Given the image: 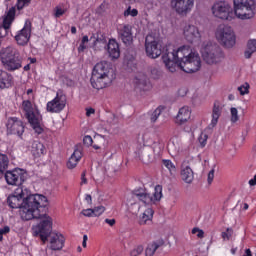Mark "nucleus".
<instances>
[{
  "instance_id": "obj_23",
  "label": "nucleus",
  "mask_w": 256,
  "mask_h": 256,
  "mask_svg": "<svg viewBox=\"0 0 256 256\" xmlns=\"http://www.w3.org/2000/svg\"><path fill=\"white\" fill-rule=\"evenodd\" d=\"M82 157H83V152L81 151V149L76 148L67 162L68 169H75V167H77V165L81 161Z\"/></svg>"
},
{
  "instance_id": "obj_17",
  "label": "nucleus",
  "mask_w": 256,
  "mask_h": 256,
  "mask_svg": "<svg viewBox=\"0 0 256 256\" xmlns=\"http://www.w3.org/2000/svg\"><path fill=\"white\" fill-rule=\"evenodd\" d=\"M31 39V22H26L24 27L16 34L15 41L20 47H25Z\"/></svg>"
},
{
  "instance_id": "obj_22",
  "label": "nucleus",
  "mask_w": 256,
  "mask_h": 256,
  "mask_svg": "<svg viewBox=\"0 0 256 256\" xmlns=\"http://www.w3.org/2000/svg\"><path fill=\"white\" fill-rule=\"evenodd\" d=\"M13 75L7 71L0 70V89H9L13 87Z\"/></svg>"
},
{
  "instance_id": "obj_16",
  "label": "nucleus",
  "mask_w": 256,
  "mask_h": 256,
  "mask_svg": "<svg viewBox=\"0 0 256 256\" xmlns=\"http://www.w3.org/2000/svg\"><path fill=\"white\" fill-rule=\"evenodd\" d=\"M183 37L188 43H197L201 39V31L197 26L188 24L183 28Z\"/></svg>"
},
{
  "instance_id": "obj_36",
  "label": "nucleus",
  "mask_w": 256,
  "mask_h": 256,
  "mask_svg": "<svg viewBox=\"0 0 256 256\" xmlns=\"http://www.w3.org/2000/svg\"><path fill=\"white\" fill-rule=\"evenodd\" d=\"M237 89L240 95H249V89H251V85H249V83L246 82L240 85Z\"/></svg>"
},
{
  "instance_id": "obj_39",
  "label": "nucleus",
  "mask_w": 256,
  "mask_h": 256,
  "mask_svg": "<svg viewBox=\"0 0 256 256\" xmlns=\"http://www.w3.org/2000/svg\"><path fill=\"white\" fill-rule=\"evenodd\" d=\"M54 11H55L54 16L57 19H59V17H63V15H65V13H67V8H63L61 6H56Z\"/></svg>"
},
{
  "instance_id": "obj_7",
  "label": "nucleus",
  "mask_w": 256,
  "mask_h": 256,
  "mask_svg": "<svg viewBox=\"0 0 256 256\" xmlns=\"http://www.w3.org/2000/svg\"><path fill=\"white\" fill-rule=\"evenodd\" d=\"M0 61L6 71H19L23 67V56L15 46H8L0 51Z\"/></svg>"
},
{
  "instance_id": "obj_4",
  "label": "nucleus",
  "mask_w": 256,
  "mask_h": 256,
  "mask_svg": "<svg viewBox=\"0 0 256 256\" xmlns=\"http://www.w3.org/2000/svg\"><path fill=\"white\" fill-rule=\"evenodd\" d=\"M40 223L35 227L42 243L49 241L52 251H61L65 245V237L62 234L51 232L53 220L47 214H43L39 219Z\"/></svg>"
},
{
  "instance_id": "obj_62",
  "label": "nucleus",
  "mask_w": 256,
  "mask_h": 256,
  "mask_svg": "<svg viewBox=\"0 0 256 256\" xmlns=\"http://www.w3.org/2000/svg\"><path fill=\"white\" fill-rule=\"evenodd\" d=\"M30 63H37V58H29Z\"/></svg>"
},
{
  "instance_id": "obj_47",
  "label": "nucleus",
  "mask_w": 256,
  "mask_h": 256,
  "mask_svg": "<svg viewBox=\"0 0 256 256\" xmlns=\"http://www.w3.org/2000/svg\"><path fill=\"white\" fill-rule=\"evenodd\" d=\"M81 215H83L84 217H94L93 208L83 209L81 211Z\"/></svg>"
},
{
  "instance_id": "obj_11",
  "label": "nucleus",
  "mask_w": 256,
  "mask_h": 256,
  "mask_svg": "<svg viewBox=\"0 0 256 256\" xmlns=\"http://www.w3.org/2000/svg\"><path fill=\"white\" fill-rule=\"evenodd\" d=\"M6 135H17L22 137L25 133V124L23 120L17 117H9L5 123Z\"/></svg>"
},
{
  "instance_id": "obj_31",
  "label": "nucleus",
  "mask_w": 256,
  "mask_h": 256,
  "mask_svg": "<svg viewBox=\"0 0 256 256\" xmlns=\"http://www.w3.org/2000/svg\"><path fill=\"white\" fill-rule=\"evenodd\" d=\"M178 149H176V153L178 155H189L191 149H193L192 143H177Z\"/></svg>"
},
{
  "instance_id": "obj_6",
  "label": "nucleus",
  "mask_w": 256,
  "mask_h": 256,
  "mask_svg": "<svg viewBox=\"0 0 256 256\" xmlns=\"http://www.w3.org/2000/svg\"><path fill=\"white\" fill-rule=\"evenodd\" d=\"M21 110L34 133H36V135H41L43 131H45V126L43 125V116L41 115L37 104L31 100H23Z\"/></svg>"
},
{
  "instance_id": "obj_1",
  "label": "nucleus",
  "mask_w": 256,
  "mask_h": 256,
  "mask_svg": "<svg viewBox=\"0 0 256 256\" xmlns=\"http://www.w3.org/2000/svg\"><path fill=\"white\" fill-rule=\"evenodd\" d=\"M9 207L20 209V216L23 221L39 219L47 205V197L40 194H31L29 189L18 186L7 199Z\"/></svg>"
},
{
  "instance_id": "obj_55",
  "label": "nucleus",
  "mask_w": 256,
  "mask_h": 256,
  "mask_svg": "<svg viewBox=\"0 0 256 256\" xmlns=\"http://www.w3.org/2000/svg\"><path fill=\"white\" fill-rule=\"evenodd\" d=\"M89 237H87V235L85 234L83 236V242H82V247H84V249L87 247V241H88Z\"/></svg>"
},
{
  "instance_id": "obj_12",
  "label": "nucleus",
  "mask_w": 256,
  "mask_h": 256,
  "mask_svg": "<svg viewBox=\"0 0 256 256\" xmlns=\"http://www.w3.org/2000/svg\"><path fill=\"white\" fill-rule=\"evenodd\" d=\"M146 54L150 59H157L161 56V46L159 41L153 37V35H147L145 40Z\"/></svg>"
},
{
  "instance_id": "obj_56",
  "label": "nucleus",
  "mask_w": 256,
  "mask_h": 256,
  "mask_svg": "<svg viewBox=\"0 0 256 256\" xmlns=\"http://www.w3.org/2000/svg\"><path fill=\"white\" fill-rule=\"evenodd\" d=\"M81 185H87V178H85V173L81 175Z\"/></svg>"
},
{
  "instance_id": "obj_61",
  "label": "nucleus",
  "mask_w": 256,
  "mask_h": 256,
  "mask_svg": "<svg viewBox=\"0 0 256 256\" xmlns=\"http://www.w3.org/2000/svg\"><path fill=\"white\" fill-rule=\"evenodd\" d=\"M31 70V65L27 64L26 66H24V71H30Z\"/></svg>"
},
{
  "instance_id": "obj_60",
  "label": "nucleus",
  "mask_w": 256,
  "mask_h": 256,
  "mask_svg": "<svg viewBox=\"0 0 256 256\" xmlns=\"http://www.w3.org/2000/svg\"><path fill=\"white\" fill-rule=\"evenodd\" d=\"M71 33H72L73 35H75V33H77V28H76L75 26H72V27H71Z\"/></svg>"
},
{
  "instance_id": "obj_13",
  "label": "nucleus",
  "mask_w": 256,
  "mask_h": 256,
  "mask_svg": "<svg viewBox=\"0 0 256 256\" xmlns=\"http://www.w3.org/2000/svg\"><path fill=\"white\" fill-rule=\"evenodd\" d=\"M67 107V98L63 94L57 93L55 98L46 104L48 113H61Z\"/></svg>"
},
{
  "instance_id": "obj_37",
  "label": "nucleus",
  "mask_w": 256,
  "mask_h": 256,
  "mask_svg": "<svg viewBox=\"0 0 256 256\" xmlns=\"http://www.w3.org/2000/svg\"><path fill=\"white\" fill-rule=\"evenodd\" d=\"M92 213L94 217H101L105 213V206L100 205L92 208Z\"/></svg>"
},
{
  "instance_id": "obj_19",
  "label": "nucleus",
  "mask_w": 256,
  "mask_h": 256,
  "mask_svg": "<svg viewBox=\"0 0 256 256\" xmlns=\"http://www.w3.org/2000/svg\"><path fill=\"white\" fill-rule=\"evenodd\" d=\"M190 120L191 108L189 106L180 108L175 120L176 125H185V123H189Z\"/></svg>"
},
{
  "instance_id": "obj_40",
  "label": "nucleus",
  "mask_w": 256,
  "mask_h": 256,
  "mask_svg": "<svg viewBox=\"0 0 256 256\" xmlns=\"http://www.w3.org/2000/svg\"><path fill=\"white\" fill-rule=\"evenodd\" d=\"M143 251H144L143 245H138L130 251V256H139L141 255V253H143Z\"/></svg>"
},
{
  "instance_id": "obj_26",
  "label": "nucleus",
  "mask_w": 256,
  "mask_h": 256,
  "mask_svg": "<svg viewBox=\"0 0 256 256\" xmlns=\"http://www.w3.org/2000/svg\"><path fill=\"white\" fill-rule=\"evenodd\" d=\"M181 179L184 180L185 183H193L194 174L193 169L189 166H182L181 168Z\"/></svg>"
},
{
  "instance_id": "obj_49",
  "label": "nucleus",
  "mask_w": 256,
  "mask_h": 256,
  "mask_svg": "<svg viewBox=\"0 0 256 256\" xmlns=\"http://www.w3.org/2000/svg\"><path fill=\"white\" fill-rule=\"evenodd\" d=\"M151 77L153 79H159V77H161V71H159V69H157V68H153L151 70Z\"/></svg>"
},
{
  "instance_id": "obj_29",
  "label": "nucleus",
  "mask_w": 256,
  "mask_h": 256,
  "mask_svg": "<svg viewBox=\"0 0 256 256\" xmlns=\"http://www.w3.org/2000/svg\"><path fill=\"white\" fill-rule=\"evenodd\" d=\"M254 53H256V39H250L247 41L246 49L244 51L245 59H251Z\"/></svg>"
},
{
  "instance_id": "obj_50",
  "label": "nucleus",
  "mask_w": 256,
  "mask_h": 256,
  "mask_svg": "<svg viewBox=\"0 0 256 256\" xmlns=\"http://www.w3.org/2000/svg\"><path fill=\"white\" fill-rule=\"evenodd\" d=\"M213 179H215V170H211L208 173V183H209V185H211V183H213Z\"/></svg>"
},
{
  "instance_id": "obj_43",
  "label": "nucleus",
  "mask_w": 256,
  "mask_h": 256,
  "mask_svg": "<svg viewBox=\"0 0 256 256\" xmlns=\"http://www.w3.org/2000/svg\"><path fill=\"white\" fill-rule=\"evenodd\" d=\"M209 139V136L206 134V133H201L199 138H198V141L201 145V147H205V145H207V140Z\"/></svg>"
},
{
  "instance_id": "obj_30",
  "label": "nucleus",
  "mask_w": 256,
  "mask_h": 256,
  "mask_svg": "<svg viewBox=\"0 0 256 256\" xmlns=\"http://www.w3.org/2000/svg\"><path fill=\"white\" fill-rule=\"evenodd\" d=\"M13 21H15V7L9 9L7 15L4 17L2 27L11 29Z\"/></svg>"
},
{
  "instance_id": "obj_63",
  "label": "nucleus",
  "mask_w": 256,
  "mask_h": 256,
  "mask_svg": "<svg viewBox=\"0 0 256 256\" xmlns=\"http://www.w3.org/2000/svg\"><path fill=\"white\" fill-rule=\"evenodd\" d=\"M243 209H244V211H247V209H249V204L244 203Z\"/></svg>"
},
{
  "instance_id": "obj_51",
  "label": "nucleus",
  "mask_w": 256,
  "mask_h": 256,
  "mask_svg": "<svg viewBox=\"0 0 256 256\" xmlns=\"http://www.w3.org/2000/svg\"><path fill=\"white\" fill-rule=\"evenodd\" d=\"M83 141L85 145H93V138L91 136H85Z\"/></svg>"
},
{
  "instance_id": "obj_27",
  "label": "nucleus",
  "mask_w": 256,
  "mask_h": 256,
  "mask_svg": "<svg viewBox=\"0 0 256 256\" xmlns=\"http://www.w3.org/2000/svg\"><path fill=\"white\" fill-rule=\"evenodd\" d=\"M223 111V108H221V105L219 103H214L213 109H212V120H211V127H216L217 123H219V117H221V113Z\"/></svg>"
},
{
  "instance_id": "obj_48",
  "label": "nucleus",
  "mask_w": 256,
  "mask_h": 256,
  "mask_svg": "<svg viewBox=\"0 0 256 256\" xmlns=\"http://www.w3.org/2000/svg\"><path fill=\"white\" fill-rule=\"evenodd\" d=\"M11 231V228L9 226H5L3 228H0V241H3V236L7 235Z\"/></svg>"
},
{
  "instance_id": "obj_8",
  "label": "nucleus",
  "mask_w": 256,
  "mask_h": 256,
  "mask_svg": "<svg viewBox=\"0 0 256 256\" xmlns=\"http://www.w3.org/2000/svg\"><path fill=\"white\" fill-rule=\"evenodd\" d=\"M200 53L204 63L210 67H216V69H219V66L223 65V61H225V52L215 44L204 43Z\"/></svg>"
},
{
  "instance_id": "obj_18",
  "label": "nucleus",
  "mask_w": 256,
  "mask_h": 256,
  "mask_svg": "<svg viewBox=\"0 0 256 256\" xmlns=\"http://www.w3.org/2000/svg\"><path fill=\"white\" fill-rule=\"evenodd\" d=\"M118 37L124 45H131L133 43V32L131 26L122 24L118 27Z\"/></svg>"
},
{
  "instance_id": "obj_52",
  "label": "nucleus",
  "mask_w": 256,
  "mask_h": 256,
  "mask_svg": "<svg viewBox=\"0 0 256 256\" xmlns=\"http://www.w3.org/2000/svg\"><path fill=\"white\" fill-rule=\"evenodd\" d=\"M91 115H95V109L86 108V117H91Z\"/></svg>"
},
{
  "instance_id": "obj_41",
  "label": "nucleus",
  "mask_w": 256,
  "mask_h": 256,
  "mask_svg": "<svg viewBox=\"0 0 256 256\" xmlns=\"http://www.w3.org/2000/svg\"><path fill=\"white\" fill-rule=\"evenodd\" d=\"M24 95L27 96L24 101H33V102H35V90H33V88L28 89Z\"/></svg>"
},
{
  "instance_id": "obj_32",
  "label": "nucleus",
  "mask_w": 256,
  "mask_h": 256,
  "mask_svg": "<svg viewBox=\"0 0 256 256\" xmlns=\"http://www.w3.org/2000/svg\"><path fill=\"white\" fill-rule=\"evenodd\" d=\"M9 167V157L5 154L0 153V175H5V171H7Z\"/></svg>"
},
{
  "instance_id": "obj_33",
  "label": "nucleus",
  "mask_w": 256,
  "mask_h": 256,
  "mask_svg": "<svg viewBox=\"0 0 256 256\" xmlns=\"http://www.w3.org/2000/svg\"><path fill=\"white\" fill-rule=\"evenodd\" d=\"M162 165L168 169L170 175H175L177 173V166L173 163V161L169 159H163L162 160Z\"/></svg>"
},
{
  "instance_id": "obj_3",
  "label": "nucleus",
  "mask_w": 256,
  "mask_h": 256,
  "mask_svg": "<svg viewBox=\"0 0 256 256\" xmlns=\"http://www.w3.org/2000/svg\"><path fill=\"white\" fill-rule=\"evenodd\" d=\"M162 60L170 73H175L178 69L184 73H197L201 69V57L197 52H193L190 46H182L176 50L169 47Z\"/></svg>"
},
{
  "instance_id": "obj_2",
  "label": "nucleus",
  "mask_w": 256,
  "mask_h": 256,
  "mask_svg": "<svg viewBox=\"0 0 256 256\" xmlns=\"http://www.w3.org/2000/svg\"><path fill=\"white\" fill-rule=\"evenodd\" d=\"M210 11L215 19L221 21H233L235 17L240 21H249L255 18L256 1L255 0H233V8L231 4L225 0L215 1Z\"/></svg>"
},
{
  "instance_id": "obj_53",
  "label": "nucleus",
  "mask_w": 256,
  "mask_h": 256,
  "mask_svg": "<svg viewBox=\"0 0 256 256\" xmlns=\"http://www.w3.org/2000/svg\"><path fill=\"white\" fill-rule=\"evenodd\" d=\"M105 223H107V225H109L110 227H113L116 223L115 219H109V218H106L105 220Z\"/></svg>"
},
{
  "instance_id": "obj_54",
  "label": "nucleus",
  "mask_w": 256,
  "mask_h": 256,
  "mask_svg": "<svg viewBox=\"0 0 256 256\" xmlns=\"http://www.w3.org/2000/svg\"><path fill=\"white\" fill-rule=\"evenodd\" d=\"M248 183H249L250 187H255V185H256V175H254L253 179H250Z\"/></svg>"
},
{
  "instance_id": "obj_20",
  "label": "nucleus",
  "mask_w": 256,
  "mask_h": 256,
  "mask_svg": "<svg viewBox=\"0 0 256 256\" xmlns=\"http://www.w3.org/2000/svg\"><path fill=\"white\" fill-rule=\"evenodd\" d=\"M134 83L141 91H149L151 89V83L145 74H138L134 79Z\"/></svg>"
},
{
  "instance_id": "obj_25",
  "label": "nucleus",
  "mask_w": 256,
  "mask_h": 256,
  "mask_svg": "<svg viewBox=\"0 0 256 256\" xmlns=\"http://www.w3.org/2000/svg\"><path fill=\"white\" fill-rule=\"evenodd\" d=\"M164 244H165V242L163 241V239H158V240H155V241L149 243L145 249V255L146 256H154L155 251H157L159 249V247H163Z\"/></svg>"
},
{
  "instance_id": "obj_38",
  "label": "nucleus",
  "mask_w": 256,
  "mask_h": 256,
  "mask_svg": "<svg viewBox=\"0 0 256 256\" xmlns=\"http://www.w3.org/2000/svg\"><path fill=\"white\" fill-rule=\"evenodd\" d=\"M221 237L223 241H230L231 237H233V230L231 228H227L226 231L221 233Z\"/></svg>"
},
{
  "instance_id": "obj_34",
  "label": "nucleus",
  "mask_w": 256,
  "mask_h": 256,
  "mask_svg": "<svg viewBox=\"0 0 256 256\" xmlns=\"http://www.w3.org/2000/svg\"><path fill=\"white\" fill-rule=\"evenodd\" d=\"M161 113H163V106H159L158 108L155 109V111L151 114V122L155 123L157 119L161 116Z\"/></svg>"
},
{
  "instance_id": "obj_44",
  "label": "nucleus",
  "mask_w": 256,
  "mask_h": 256,
  "mask_svg": "<svg viewBox=\"0 0 256 256\" xmlns=\"http://www.w3.org/2000/svg\"><path fill=\"white\" fill-rule=\"evenodd\" d=\"M31 3V0H18L16 7L18 11H21L24 7H27Z\"/></svg>"
},
{
  "instance_id": "obj_5",
  "label": "nucleus",
  "mask_w": 256,
  "mask_h": 256,
  "mask_svg": "<svg viewBox=\"0 0 256 256\" xmlns=\"http://www.w3.org/2000/svg\"><path fill=\"white\" fill-rule=\"evenodd\" d=\"M90 81L93 89H105L115 81V71L109 67L107 61L98 62L92 70Z\"/></svg>"
},
{
  "instance_id": "obj_28",
  "label": "nucleus",
  "mask_w": 256,
  "mask_h": 256,
  "mask_svg": "<svg viewBox=\"0 0 256 256\" xmlns=\"http://www.w3.org/2000/svg\"><path fill=\"white\" fill-rule=\"evenodd\" d=\"M155 211H153L152 207H147L144 212L142 213V217H140L139 223L141 225H147L153 221V215Z\"/></svg>"
},
{
  "instance_id": "obj_10",
  "label": "nucleus",
  "mask_w": 256,
  "mask_h": 256,
  "mask_svg": "<svg viewBox=\"0 0 256 256\" xmlns=\"http://www.w3.org/2000/svg\"><path fill=\"white\" fill-rule=\"evenodd\" d=\"M135 199H138L144 205H157L161 199H163V186L156 185L154 188L153 194H149L147 192H136L134 193Z\"/></svg>"
},
{
  "instance_id": "obj_45",
  "label": "nucleus",
  "mask_w": 256,
  "mask_h": 256,
  "mask_svg": "<svg viewBox=\"0 0 256 256\" xmlns=\"http://www.w3.org/2000/svg\"><path fill=\"white\" fill-rule=\"evenodd\" d=\"M11 33V29L7 28L5 26H0V39H3V37H7Z\"/></svg>"
},
{
  "instance_id": "obj_14",
  "label": "nucleus",
  "mask_w": 256,
  "mask_h": 256,
  "mask_svg": "<svg viewBox=\"0 0 256 256\" xmlns=\"http://www.w3.org/2000/svg\"><path fill=\"white\" fill-rule=\"evenodd\" d=\"M26 177L27 173L21 168H16L5 174V179L8 185H22Z\"/></svg>"
},
{
  "instance_id": "obj_57",
  "label": "nucleus",
  "mask_w": 256,
  "mask_h": 256,
  "mask_svg": "<svg viewBox=\"0 0 256 256\" xmlns=\"http://www.w3.org/2000/svg\"><path fill=\"white\" fill-rule=\"evenodd\" d=\"M85 200L87 201V203L89 204V205H92V203H93V198L91 197V195H86V197H85Z\"/></svg>"
},
{
  "instance_id": "obj_46",
  "label": "nucleus",
  "mask_w": 256,
  "mask_h": 256,
  "mask_svg": "<svg viewBox=\"0 0 256 256\" xmlns=\"http://www.w3.org/2000/svg\"><path fill=\"white\" fill-rule=\"evenodd\" d=\"M197 233V237L199 239H203V237L205 236V232L199 228H193L192 229V235H196Z\"/></svg>"
},
{
  "instance_id": "obj_9",
  "label": "nucleus",
  "mask_w": 256,
  "mask_h": 256,
  "mask_svg": "<svg viewBox=\"0 0 256 256\" xmlns=\"http://www.w3.org/2000/svg\"><path fill=\"white\" fill-rule=\"evenodd\" d=\"M215 37L224 49H233L237 45V34L233 27L221 24L216 28Z\"/></svg>"
},
{
  "instance_id": "obj_35",
  "label": "nucleus",
  "mask_w": 256,
  "mask_h": 256,
  "mask_svg": "<svg viewBox=\"0 0 256 256\" xmlns=\"http://www.w3.org/2000/svg\"><path fill=\"white\" fill-rule=\"evenodd\" d=\"M230 121L231 123H237L239 121V111L235 107L230 109Z\"/></svg>"
},
{
  "instance_id": "obj_42",
  "label": "nucleus",
  "mask_w": 256,
  "mask_h": 256,
  "mask_svg": "<svg viewBox=\"0 0 256 256\" xmlns=\"http://www.w3.org/2000/svg\"><path fill=\"white\" fill-rule=\"evenodd\" d=\"M137 17L139 15V11L137 9H131V7H128L126 11H124V17Z\"/></svg>"
},
{
  "instance_id": "obj_59",
  "label": "nucleus",
  "mask_w": 256,
  "mask_h": 256,
  "mask_svg": "<svg viewBox=\"0 0 256 256\" xmlns=\"http://www.w3.org/2000/svg\"><path fill=\"white\" fill-rule=\"evenodd\" d=\"M89 43V36H83L82 44Z\"/></svg>"
},
{
  "instance_id": "obj_15",
  "label": "nucleus",
  "mask_w": 256,
  "mask_h": 256,
  "mask_svg": "<svg viewBox=\"0 0 256 256\" xmlns=\"http://www.w3.org/2000/svg\"><path fill=\"white\" fill-rule=\"evenodd\" d=\"M171 5L178 15H187L191 13L195 0H172Z\"/></svg>"
},
{
  "instance_id": "obj_58",
  "label": "nucleus",
  "mask_w": 256,
  "mask_h": 256,
  "mask_svg": "<svg viewBox=\"0 0 256 256\" xmlns=\"http://www.w3.org/2000/svg\"><path fill=\"white\" fill-rule=\"evenodd\" d=\"M85 49H86L85 44H83V43L81 42L80 46L78 47L79 53H81L82 51H85Z\"/></svg>"
},
{
  "instance_id": "obj_64",
  "label": "nucleus",
  "mask_w": 256,
  "mask_h": 256,
  "mask_svg": "<svg viewBox=\"0 0 256 256\" xmlns=\"http://www.w3.org/2000/svg\"><path fill=\"white\" fill-rule=\"evenodd\" d=\"M231 253H232V255H235V253H237V248H232Z\"/></svg>"
},
{
  "instance_id": "obj_21",
  "label": "nucleus",
  "mask_w": 256,
  "mask_h": 256,
  "mask_svg": "<svg viewBox=\"0 0 256 256\" xmlns=\"http://www.w3.org/2000/svg\"><path fill=\"white\" fill-rule=\"evenodd\" d=\"M108 55L112 61H115L121 57V50H119V43L115 40H109L108 42Z\"/></svg>"
},
{
  "instance_id": "obj_24",
  "label": "nucleus",
  "mask_w": 256,
  "mask_h": 256,
  "mask_svg": "<svg viewBox=\"0 0 256 256\" xmlns=\"http://www.w3.org/2000/svg\"><path fill=\"white\" fill-rule=\"evenodd\" d=\"M31 153L33 157L36 159L39 157H43L45 153H47V149L45 148V145L39 141H34L31 146Z\"/></svg>"
}]
</instances>
